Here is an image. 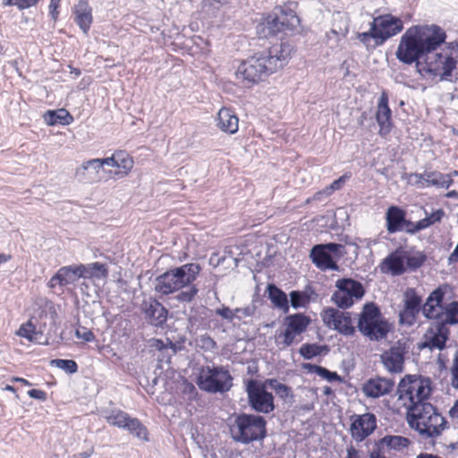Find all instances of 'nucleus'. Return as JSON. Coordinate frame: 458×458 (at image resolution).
Listing matches in <instances>:
<instances>
[{
    "label": "nucleus",
    "instance_id": "62",
    "mask_svg": "<svg viewBox=\"0 0 458 458\" xmlns=\"http://www.w3.org/2000/svg\"><path fill=\"white\" fill-rule=\"evenodd\" d=\"M12 381L13 382H20L25 386H31V384L28 380H26L25 378H22V377H14L12 378Z\"/></svg>",
    "mask_w": 458,
    "mask_h": 458
},
{
    "label": "nucleus",
    "instance_id": "4",
    "mask_svg": "<svg viewBox=\"0 0 458 458\" xmlns=\"http://www.w3.org/2000/svg\"><path fill=\"white\" fill-rule=\"evenodd\" d=\"M403 29L401 18L391 13L375 17L370 23L369 30L357 35V38L366 48H376L383 45L388 38L397 35Z\"/></svg>",
    "mask_w": 458,
    "mask_h": 458
},
{
    "label": "nucleus",
    "instance_id": "5",
    "mask_svg": "<svg viewBox=\"0 0 458 458\" xmlns=\"http://www.w3.org/2000/svg\"><path fill=\"white\" fill-rule=\"evenodd\" d=\"M200 267L198 264H185L175 267L156 278L154 289L161 294H170L191 284L199 275Z\"/></svg>",
    "mask_w": 458,
    "mask_h": 458
},
{
    "label": "nucleus",
    "instance_id": "45",
    "mask_svg": "<svg viewBox=\"0 0 458 458\" xmlns=\"http://www.w3.org/2000/svg\"><path fill=\"white\" fill-rule=\"evenodd\" d=\"M290 301H291V305L294 309H298L300 307L305 306V304L309 301V297L304 293H301L298 291H293L290 293Z\"/></svg>",
    "mask_w": 458,
    "mask_h": 458
},
{
    "label": "nucleus",
    "instance_id": "19",
    "mask_svg": "<svg viewBox=\"0 0 458 458\" xmlns=\"http://www.w3.org/2000/svg\"><path fill=\"white\" fill-rule=\"evenodd\" d=\"M449 330L443 325L436 321L430 325L423 336L422 347L430 350H443L448 339Z\"/></svg>",
    "mask_w": 458,
    "mask_h": 458
},
{
    "label": "nucleus",
    "instance_id": "42",
    "mask_svg": "<svg viewBox=\"0 0 458 458\" xmlns=\"http://www.w3.org/2000/svg\"><path fill=\"white\" fill-rule=\"evenodd\" d=\"M146 312L148 316L153 317V323L156 326L162 325L166 320V310L158 302L151 303Z\"/></svg>",
    "mask_w": 458,
    "mask_h": 458
},
{
    "label": "nucleus",
    "instance_id": "18",
    "mask_svg": "<svg viewBox=\"0 0 458 458\" xmlns=\"http://www.w3.org/2000/svg\"><path fill=\"white\" fill-rule=\"evenodd\" d=\"M377 428V419L372 413L353 415L350 427L351 436L356 442H361L373 433Z\"/></svg>",
    "mask_w": 458,
    "mask_h": 458
},
{
    "label": "nucleus",
    "instance_id": "63",
    "mask_svg": "<svg viewBox=\"0 0 458 458\" xmlns=\"http://www.w3.org/2000/svg\"><path fill=\"white\" fill-rule=\"evenodd\" d=\"M416 458H441V457L435 455V454H428V453H422V454H420L419 455H417Z\"/></svg>",
    "mask_w": 458,
    "mask_h": 458
},
{
    "label": "nucleus",
    "instance_id": "56",
    "mask_svg": "<svg viewBox=\"0 0 458 458\" xmlns=\"http://www.w3.org/2000/svg\"><path fill=\"white\" fill-rule=\"evenodd\" d=\"M60 2H61V0H50L49 11H50V15L52 16L54 21H56L58 18V14H59L58 7L60 5Z\"/></svg>",
    "mask_w": 458,
    "mask_h": 458
},
{
    "label": "nucleus",
    "instance_id": "24",
    "mask_svg": "<svg viewBox=\"0 0 458 458\" xmlns=\"http://www.w3.org/2000/svg\"><path fill=\"white\" fill-rule=\"evenodd\" d=\"M411 177L415 179V183L435 186L437 188L448 189L454 182L451 174H442L437 171L424 172L423 174H413Z\"/></svg>",
    "mask_w": 458,
    "mask_h": 458
},
{
    "label": "nucleus",
    "instance_id": "33",
    "mask_svg": "<svg viewBox=\"0 0 458 458\" xmlns=\"http://www.w3.org/2000/svg\"><path fill=\"white\" fill-rule=\"evenodd\" d=\"M258 31L264 38L282 32L277 13L274 12L264 18L258 26Z\"/></svg>",
    "mask_w": 458,
    "mask_h": 458
},
{
    "label": "nucleus",
    "instance_id": "27",
    "mask_svg": "<svg viewBox=\"0 0 458 458\" xmlns=\"http://www.w3.org/2000/svg\"><path fill=\"white\" fill-rule=\"evenodd\" d=\"M407 262V251L397 250L387 256L381 264V270L384 273H391L394 276L403 274Z\"/></svg>",
    "mask_w": 458,
    "mask_h": 458
},
{
    "label": "nucleus",
    "instance_id": "14",
    "mask_svg": "<svg viewBox=\"0 0 458 458\" xmlns=\"http://www.w3.org/2000/svg\"><path fill=\"white\" fill-rule=\"evenodd\" d=\"M106 421L114 427L126 429L140 440H148V430L136 418L121 410H113L106 415Z\"/></svg>",
    "mask_w": 458,
    "mask_h": 458
},
{
    "label": "nucleus",
    "instance_id": "17",
    "mask_svg": "<svg viewBox=\"0 0 458 458\" xmlns=\"http://www.w3.org/2000/svg\"><path fill=\"white\" fill-rule=\"evenodd\" d=\"M106 173L110 177L121 179L125 177L133 167V160L125 151H116L111 157L104 158Z\"/></svg>",
    "mask_w": 458,
    "mask_h": 458
},
{
    "label": "nucleus",
    "instance_id": "3",
    "mask_svg": "<svg viewBox=\"0 0 458 458\" xmlns=\"http://www.w3.org/2000/svg\"><path fill=\"white\" fill-rule=\"evenodd\" d=\"M410 427L426 437H438L447 422L431 403L419 404L407 412Z\"/></svg>",
    "mask_w": 458,
    "mask_h": 458
},
{
    "label": "nucleus",
    "instance_id": "55",
    "mask_svg": "<svg viewBox=\"0 0 458 458\" xmlns=\"http://www.w3.org/2000/svg\"><path fill=\"white\" fill-rule=\"evenodd\" d=\"M2 5L4 7L16 6L19 10L30 8L29 0H3Z\"/></svg>",
    "mask_w": 458,
    "mask_h": 458
},
{
    "label": "nucleus",
    "instance_id": "47",
    "mask_svg": "<svg viewBox=\"0 0 458 458\" xmlns=\"http://www.w3.org/2000/svg\"><path fill=\"white\" fill-rule=\"evenodd\" d=\"M52 364H55L57 368L64 369L70 373H74L77 370V364L72 360H53Z\"/></svg>",
    "mask_w": 458,
    "mask_h": 458
},
{
    "label": "nucleus",
    "instance_id": "20",
    "mask_svg": "<svg viewBox=\"0 0 458 458\" xmlns=\"http://www.w3.org/2000/svg\"><path fill=\"white\" fill-rule=\"evenodd\" d=\"M447 288L448 287L446 285L439 286L428 295L421 308L424 317L428 319L440 321L444 310L442 301L447 292Z\"/></svg>",
    "mask_w": 458,
    "mask_h": 458
},
{
    "label": "nucleus",
    "instance_id": "54",
    "mask_svg": "<svg viewBox=\"0 0 458 458\" xmlns=\"http://www.w3.org/2000/svg\"><path fill=\"white\" fill-rule=\"evenodd\" d=\"M215 312L216 315L220 316L221 318L228 321H233V318H235L236 315L234 310H231L230 308L225 306L216 309Z\"/></svg>",
    "mask_w": 458,
    "mask_h": 458
},
{
    "label": "nucleus",
    "instance_id": "2",
    "mask_svg": "<svg viewBox=\"0 0 458 458\" xmlns=\"http://www.w3.org/2000/svg\"><path fill=\"white\" fill-rule=\"evenodd\" d=\"M432 393L431 380L417 375H406L401 379L395 393L396 402L394 410L397 412L404 408L407 412L412 411L419 404L425 402Z\"/></svg>",
    "mask_w": 458,
    "mask_h": 458
},
{
    "label": "nucleus",
    "instance_id": "41",
    "mask_svg": "<svg viewBox=\"0 0 458 458\" xmlns=\"http://www.w3.org/2000/svg\"><path fill=\"white\" fill-rule=\"evenodd\" d=\"M439 323L446 325L458 324V301H453L444 307L443 314Z\"/></svg>",
    "mask_w": 458,
    "mask_h": 458
},
{
    "label": "nucleus",
    "instance_id": "64",
    "mask_svg": "<svg viewBox=\"0 0 458 458\" xmlns=\"http://www.w3.org/2000/svg\"><path fill=\"white\" fill-rule=\"evenodd\" d=\"M445 197L448 199H458V191H450L445 194Z\"/></svg>",
    "mask_w": 458,
    "mask_h": 458
},
{
    "label": "nucleus",
    "instance_id": "6",
    "mask_svg": "<svg viewBox=\"0 0 458 458\" xmlns=\"http://www.w3.org/2000/svg\"><path fill=\"white\" fill-rule=\"evenodd\" d=\"M230 433L233 440L242 444L262 440L267 433L266 420L259 415H239L231 424Z\"/></svg>",
    "mask_w": 458,
    "mask_h": 458
},
{
    "label": "nucleus",
    "instance_id": "38",
    "mask_svg": "<svg viewBox=\"0 0 458 458\" xmlns=\"http://www.w3.org/2000/svg\"><path fill=\"white\" fill-rule=\"evenodd\" d=\"M276 13L282 31L293 30L299 26L300 19L293 12L279 8Z\"/></svg>",
    "mask_w": 458,
    "mask_h": 458
},
{
    "label": "nucleus",
    "instance_id": "35",
    "mask_svg": "<svg viewBox=\"0 0 458 458\" xmlns=\"http://www.w3.org/2000/svg\"><path fill=\"white\" fill-rule=\"evenodd\" d=\"M82 278L106 280L108 276L107 266L99 262L82 265Z\"/></svg>",
    "mask_w": 458,
    "mask_h": 458
},
{
    "label": "nucleus",
    "instance_id": "22",
    "mask_svg": "<svg viewBox=\"0 0 458 458\" xmlns=\"http://www.w3.org/2000/svg\"><path fill=\"white\" fill-rule=\"evenodd\" d=\"M404 309L400 312V322L411 326L415 322L416 316L421 310V298L414 289H407L404 293Z\"/></svg>",
    "mask_w": 458,
    "mask_h": 458
},
{
    "label": "nucleus",
    "instance_id": "31",
    "mask_svg": "<svg viewBox=\"0 0 458 458\" xmlns=\"http://www.w3.org/2000/svg\"><path fill=\"white\" fill-rule=\"evenodd\" d=\"M381 360L389 372H402L403 369V351L401 347H392L381 355Z\"/></svg>",
    "mask_w": 458,
    "mask_h": 458
},
{
    "label": "nucleus",
    "instance_id": "16",
    "mask_svg": "<svg viewBox=\"0 0 458 458\" xmlns=\"http://www.w3.org/2000/svg\"><path fill=\"white\" fill-rule=\"evenodd\" d=\"M321 317L323 322L329 328L335 329L346 336L354 335L355 327L352 326L350 313L334 308H327L323 310Z\"/></svg>",
    "mask_w": 458,
    "mask_h": 458
},
{
    "label": "nucleus",
    "instance_id": "59",
    "mask_svg": "<svg viewBox=\"0 0 458 458\" xmlns=\"http://www.w3.org/2000/svg\"><path fill=\"white\" fill-rule=\"evenodd\" d=\"M326 197L325 189H323L322 191L316 192L311 198L307 199L306 203H310V201H320Z\"/></svg>",
    "mask_w": 458,
    "mask_h": 458
},
{
    "label": "nucleus",
    "instance_id": "61",
    "mask_svg": "<svg viewBox=\"0 0 458 458\" xmlns=\"http://www.w3.org/2000/svg\"><path fill=\"white\" fill-rule=\"evenodd\" d=\"M12 259L11 255L0 253V266L8 262Z\"/></svg>",
    "mask_w": 458,
    "mask_h": 458
},
{
    "label": "nucleus",
    "instance_id": "30",
    "mask_svg": "<svg viewBox=\"0 0 458 458\" xmlns=\"http://www.w3.org/2000/svg\"><path fill=\"white\" fill-rule=\"evenodd\" d=\"M378 453L403 452L411 445V440L402 436L387 435L377 442Z\"/></svg>",
    "mask_w": 458,
    "mask_h": 458
},
{
    "label": "nucleus",
    "instance_id": "36",
    "mask_svg": "<svg viewBox=\"0 0 458 458\" xmlns=\"http://www.w3.org/2000/svg\"><path fill=\"white\" fill-rule=\"evenodd\" d=\"M268 298L272 303L284 313L289 311V301L287 295L274 284H268L267 288Z\"/></svg>",
    "mask_w": 458,
    "mask_h": 458
},
{
    "label": "nucleus",
    "instance_id": "13",
    "mask_svg": "<svg viewBox=\"0 0 458 458\" xmlns=\"http://www.w3.org/2000/svg\"><path fill=\"white\" fill-rule=\"evenodd\" d=\"M267 380L264 383L250 380L247 385V394L250 407L262 413H269L274 411V396L267 391Z\"/></svg>",
    "mask_w": 458,
    "mask_h": 458
},
{
    "label": "nucleus",
    "instance_id": "8",
    "mask_svg": "<svg viewBox=\"0 0 458 458\" xmlns=\"http://www.w3.org/2000/svg\"><path fill=\"white\" fill-rule=\"evenodd\" d=\"M310 324V318L298 313L285 317L283 327L275 333V342L280 349H285L290 345L299 343L301 335Z\"/></svg>",
    "mask_w": 458,
    "mask_h": 458
},
{
    "label": "nucleus",
    "instance_id": "46",
    "mask_svg": "<svg viewBox=\"0 0 458 458\" xmlns=\"http://www.w3.org/2000/svg\"><path fill=\"white\" fill-rule=\"evenodd\" d=\"M319 353L320 347L317 344H304L300 348V354L307 360L312 359Z\"/></svg>",
    "mask_w": 458,
    "mask_h": 458
},
{
    "label": "nucleus",
    "instance_id": "48",
    "mask_svg": "<svg viewBox=\"0 0 458 458\" xmlns=\"http://www.w3.org/2000/svg\"><path fill=\"white\" fill-rule=\"evenodd\" d=\"M189 287L177 294L176 299L182 302H190L198 293V289L195 285L189 284Z\"/></svg>",
    "mask_w": 458,
    "mask_h": 458
},
{
    "label": "nucleus",
    "instance_id": "60",
    "mask_svg": "<svg viewBox=\"0 0 458 458\" xmlns=\"http://www.w3.org/2000/svg\"><path fill=\"white\" fill-rule=\"evenodd\" d=\"M449 415L453 419H458V400L454 403V406L450 409Z\"/></svg>",
    "mask_w": 458,
    "mask_h": 458
},
{
    "label": "nucleus",
    "instance_id": "50",
    "mask_svg": "<svg viewBox=\"0 0 458 458\" xmlns=\"http://www.w3.org/2000/svg\"><path fill=\"white\" fill-rule=\"evenodd\" d=\"M347 179L348 175L344 174L337 180H335L329 186L325 188L326 196H330L334 191L340 190Z\"/></svg>",
    "mask_w": 458,
    "mask_h": 458
},
{
    "label": "nucleus",
    "instance_id": "12",
    "mask_svg": "<svg viewBox=\"0 0 458 458\" xmlns=\"http://www.w3.org/2000/svg\"><path fill=\"white\" fill-rule=\"evenodd\" d=\"M335 287L336 290L332 295V301L342 309L350 308L355 301L360 300L365 293L360 282L349 278L337 280Z\"/></svg>",
    "mask_w": 458,
    "mask_h": 458
},
{
    "label": "nucleus",
    "instance_id": "21",
    "mask_svg": "<svg viewBox=\"0 0 458 458\" xmlns=\"http://www.w3.org/2000/svg\"><path fill=\"white\" fill-rule=\"evenodd\" d=\"M82 265L64 266L59 268L47 283L49 288H55L56 285L67 286L75 284L82 278Z\"/></svg>",
    "mask_w": 458,
    "mask_h": 458
},
{
    "label": "nucleus",
    "instance_id": "9",
    "mask_svg": "<svg viewBox=\"0 0 458 458\" xmlns=\"http://www.w3.org/2000/svg\"><path fill=\"white\" fill-rule=\"evenodd\" d=\"M197 384L209 393H224L232 386V377L228 370L222 367H204L200 369Z\"/></svg>",
    "mask_w": 458,
    "mask_h": 458
},
{
    "label": "nucleus",
    "instance_id": "53",
    "mask_svg": "<svg viewBox=\"0 0 458 458\" xmlns=\"http://www.w3.org/2000/svg\"><path fill=\"white\" fill-rule=\"evenodd\" d=\"M450 383L454 388L458 389V353H456L451 367Z\"/></svg>",
    "mask_w": 458,
    "mask_h": 458
},
{
    "label": "nucleus",
    "instance_id": "1",
    "mask_svg": "<svg viewBox=\"0 0 458 458\" xmlns=\"http://www.w3.org/2000/svg\"><path fill=\"white\" fill-rule=\"evenodd\" d=\"M445 39V32L438 26H412L401 37L396 57L407 64L416 63L420 72L431 74L429 55H436Z\"/></svg>",
    "mask_w": 458,
    "mask_h": 458
},
{
    "label": "nucleus",
    "instance_id": "40",
    "mask_svg": "<svg viewBox=\"0 0 458 458\" xmlns=\"http://www.w3.org/2000/svg\"><path fill=\"white\" fill-rule=\"evenodd\" d=\"M44 121L47 125L69 124L72 121V117L65 109H58L56 111H47L44 114Z\"/></svg>",
    "mask_w": 458,
    "mask_h": 458
},
{
    "label": "nucleus",
    "instance_id": "26",
    "mask_svg": "<svg viewBox=\"0 0 458 458\" xmlns=\"http://www.w3.org/2000/svg\"><path fill=\"white\" fill-rule=\"evenodd\" d=\"M376 119L379 126V134L386 137L392 130L391 110L388 106V95L382 91L378 99Z\"/></svg>",
    "mask_w": 458,
    "mask_h": 458
},
{
    "label": "nucleus",
    "instance_id": "39",
    "mask_svg": "<svg viewBox=\"0 0 458 458\" xmlns=\"http://www.w3.org/2000/svg\"><path fill=\"white\" fill-rule=\"evenodd\" d=\"M426 216L423 219L419 220L415 225L411 232H418L429 227L430 225L438 223L445 216V211L442 208H437L431 212L429 215L425 211Z\"/></svg>",
    "mask_w": 458,
    "mask_h": 458
},
{
    "label": "nucleus",
    "instance_id": "37",
    "mask_svg": "<svg viewBox=\"0 0 458 458\" xmlns=\"http://www.w3.org/2000/svg\"><path fill=\"white\" fill-rule=\"evenodd\" d=\"M405 213L397 207H390L386 212L387 231L394 233L401 229V225L404 221Z\"/></svg>",
    "mask_w": 458,
    "mask_h": 458
},
{
    "label": "nucleus",
    "instance_id": "25",
    "mask_svg": "<svg viewBox=\"0 0 458 458\" xmlns=\"http://www.w3.org/2000/svg\"><path fill=\"white\" fill-rule=\"evenodd\" d=\"M271 70L275 72L284 67L291 55V47L289 45L281 43L271 47L267 53H262Z\"/></svg>",
    "mask_w": 458,
    "mask_h": 458
},
{
    "label": "nucleus",
    "instance_id": "43",
    "mask_svg": "<svg viewBox=\"0 0 458 458\" xmlns=\"http://www.w3.org/2000/svg\"><path fill=\"white\" fill-rule=\"evenodd\" d=\"M267 385L282 399L285 400L288 397H293L292 389L276 379H267Z\"/></svg>",
    "mask_w": 458,
    "mask_h": 458
},
{
    "label": "nucleus",
    "instance_id": "34",
    "mask_svg": "<svg viewBox=\"0 0 458 458\" xmlns=\"http://www.w3.org/2000/svg\"><path fill=\"white\" fill-rule=\"evenodd\" d=\"M17 335L21 337L28 339L30 342L38 344H41L43 340L42 327H39L38 328L37 326L33 324L32 319L29 320L25 324H22L17 331Z\"/></svg>",
    "mask_w": 458,
    "mask_h": 458
},
{
    "label": "nucleus",
    "instance_id": "52",
    "mask_svg": "<svg viewBox=\"0 0 458 458\" xmlns=\"http://www.w3.org/2000/svg\"><path fill=\"white\" fill-rule=\"evenodd\" d=\"M423 261H424V259L422 256H420V255L411 256L407 252V262H405V267L411 268V269H416L422 265Z\"/></svg>",
    "mask_w": 458,
    "mask_h": 458
},
{
    "label": "nucleus",
    "instance_id": "23",
    "mask_svg": "<svg viewBox=\"0 0 458 458\" xmlns=\"http://www.w3.org/2000/svg\"><path fill=\"white\" fill-rule=\"evenodd\" d=\"M394 387L393 379L376 377L367 380L362 386L363 394L369 398H379L389 394Z\"/></svg>",
    "mask_w": 458,
    "mask_h": 458
},
{
    "label": "nucleus",
    "instance_id": "44",
    "mask_svg": "<svg viewBox=\"0 0 458 458\" xmlns=\"http://www.w3.org/2000/svg\"><path fill=\"white\" fill-rule=\"evenodd\" d=\"M310 368L311 371H313L314 373L327 379L329 382L342 380L341 377L336 372L329 371L326 368L317 365H310Z\"/></svg>",
    "mask_w": 458,
    "mask_h": 458
},
{
    "label": "nucleus",
    "instance_id": "57",
    "mask_svg": "<svg viewBox=\"0 0 458 458\" xmlns=\"http://www.w3.org/2000/svg\"><path fill=\"white\" fill-rule=\"evenodd\" d=\"M200 346L207 349H213L216 346L215 341L208 336V335H201L199 338Z\"/></svg>",
    "mask_w": 458,
    "mask_h": 458
},
{
    "label": "nucleus",
    "instance_id": "32",
    "mask_svg": "<svg viewBox=\"0 0 458 458\" xmlns=\"http://www.w3.org/2000/svg\"><path fill=\"white\" fill-rule=\"evenodd\" d=\"M216 126L224 132L234 134L238 131L239 119L229 108H221L217 114Z\"/></svg>",
    "mask_w": 458,
    "mask_h": 458
},
{
    "label": "nucleus",
    "instance_id": "28",
    "mask_svg": "<svg viewBox=\"0 0 458 458\" xmlns=\"http://www.w3.org/2000/svg\"><path fill=\"white\" fill-rule=\"evenodd\" d=\"M74 21L83 31L88 34L92 21V9L89 4V0H80L73 7Z\"/></svg>",
    "mask_w": 458,
    "mask_h": 458
},
{
    "label": "nucleus",
    "instance_id": "51",
    "mask_svg": "<svg viewBox=\"0 0 458 458\" xmlns=\"http://www.w3.org/2000/svg\"><path fill=\"white\" fill-rule=\"evenodd\" d=\"M256 311V307L254 305H250L244 308H236L234 312L236 313L235 318L242 319L244 318H250L254 315Z\"/></svg>",
    "mask_w": 458,
    "mask_h": 458
},
{
    "label": "nucleus",
    "instance_id": "29",
    "mask_svg": "<svg viewBox=\"0 0 458 458\" xmlns=\"http://www.w3.org/2000/svg\"><path fill=\"white\" fill-rule=\"evenodd\" d=\"M106 163L104 158H94L84 162L80 167L76 169V175L82 179H96L100 178V173H106Z\"/></svg>",
    "mask_w": 458,
    "mask_h": 458
},
{
    "label": "nucleus",
    "instance_id": "7",
    "mask_svg": "<svg viewBox=\"0 0 458 458\" xmlns=\"http://www.w3.org/2000/svg\"><path fill=\"white\" fill-rule=\"evenodd\" d=\"M357 327L360 334L371 341L385 338L390 330V325L374 303H367L359 314Z\"/></svg>",
    "mask_w": 458,
    "mask_h": 458
},
{
    "label": "nucleus",
    "instance_id": "58",
    "mask_svg": "<svg viewBox=\"0 0 458 458\" xmlns=\"http://www.w3.org/2000/svg\"><path fill=\"white\" fill-rule=\"evenodd\" d=\"M28 394L30 395V397L40 401H45L47 399V394L39 389H31L28 392Z\"/></svg>",
    "mask_w": 458,
    "mask_h": 458
},
{
    "label": "nucleus",
    "instance_id": "10",
    "mask_svg": "<svg viewBox=\"0 0 458 458\" xmlns=\"http://www.w3.org/2000/svg\"><path fill=\"white\" fill-rule=\"evenodd\" d=\"M458 64V42H452L436 55H429L431 74L447 80Z\"/></svg>",
    "mask_w": 458,
    "mask_h": 458
},
{
    "label": "nucleus",
    "instance_id": "11",
    "mask_svg": "<svg viewBox=\"0 0 458 458\" xmlns=\"http://www.w3.org/2000/svg\"><path fill=\"white\" fill-rule=\"evenodd\" d=\"M274 72L263 54H258L242 62L237 68V79L256 83Z\"/></svg>",
    "mask_w": 458,
    "mask_h": 458
},
{
    "label": "nucleus",
    "instance_id": "49",
    "mask_svg": "<svg viewBox=\"0 0 458 458\" xmlns=\"http://www.w3.org/2000/svg\"><path fill=\"white\" fill-rule=\"evenodd\" d=\"M75 335L82 343H90L95 340V335L92 331L84 327H79L75 331Z\"/></svg>",
    "mask_w": 458,
    "mask_h": 458
},
{
    "label": "nucleus",
    "instance_id": "15",
    "mask_svg": "<svg viewBox=\"0 0 458 458\" xmlns=\"http://www.w3.org/2000/svg\"><path fill=\"white\" fill-rule=\"evenodd\" d=\"M343 245L336 243L316 245L311 250L310 257L318 267L324 270H337L338 266L335 259H338L343 255Z\"/></svg>",
    "mask_w": 458,
    "mask_h": 458
}]
</instances>
